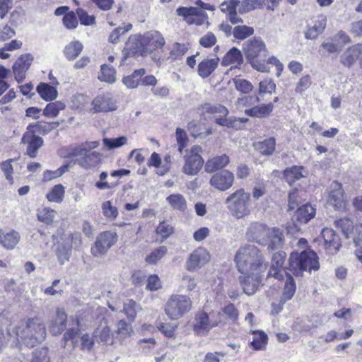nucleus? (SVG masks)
<instances>
[{"mask_svg": "<svg viewBox=\"0 0 362 362\" xmlns=\"http://www.w3.org/2000/svg\"><path fill=\"white\" fill-rule=\"evenodd\" d=\"M117 235L110 231H105L99 235L94 245L91 248V253L95 257L105 255L107 250L116 243Z\"/></svg>", "mask_w": 362, "mask_h": 362, "instance_id": "nucleus-13", "label": "nucleus"}, {"mask_svg": "<svg viewBox=\"0 0 362 362\" xmlns=\"http://www.w3.org/2000/svg\"><path fill=\"white\" fill-rule=\"evenodd\" d=\"M177 328V325L173 323H160L158 325V329L168 338L175 337Z\"/></svg>", "mask_w": 362, "mask_h": 362, "instance_id": "nucleus-60", "label": "nucleus"}, {"mask_svg": "<svg viewBox=\"0 0 362 362\" xmlns=\"http://www.w3.org/2000/svg\"><path fill=\"white\" fill-rule=\"evenodd\" d=\"M64 187L62 185L59 184L51 189V190L47 194L46 198L49 202L61 203L64 199Z\"/></svg>", "mask_w": 362, "mask_h": 362, "instance_id": "nucleus-47", "label": "nucleus"}, {"mask_svg": "<svg viewBox=\"0 0 362 362\" xmlns=\"http://www.w3.org/2000/svg\"><path fill=\"white\" fill-rule=\"evenodd\" d=\"M156 234L160 236V242L166 240L173 232V228L165 222H161L157 226Z\"/></svg>", "mask_w": 362, "mask_h": 362, "instance_id": "nucleus-59", "label": "nucleus"}, {"mask_svg": "<svg viewBox=\"0 0 362 362\" xmlns=\"http://www.w3.org/2000/svg\"><path fill=\"white\" fill-rule=\"evenodd\" d=\"M84 148H79V145L70 147L62 148L59 151V155L63 158H71L77 157V156L81 155L85 151Z\"/></svg>", "mask_w": 362, "mask_h": 362, "instance_id": "nucleus-58", "label": "nucleus"}, {"mask_svg": "<svg viewBox=\"0 0 362 362\" xmlns=\"http://www.w3.org/2000/svg\"><path fill=\"white\" fill-rule=\"evenodd\" d=\"M146 51L155 50L163 47L165 44L163 36L158 31H151L143 35Z\"/></svg>", "mask_w": 362, "mask_h": 362, "instance_id": "nucleus-27", "label": "nucleus"}, {"mask_svg": "<svg viewBox=\"0 0 362 362\" xmlns=\"http://www.w3.org/2000/svg\"><path fill=\"white\" fill-rule=\"evenodd\" d=\"M233 82L236 90L243 94L250 93L254 88L252 83L244 78H234Z\"/></svg>", "mask_w": 362, "mask_h": 362, "instance_id": "nucleus-56", "label": "nucleus"}, {"mask_svg": "<svg viewBox=\"0 0 362 362\" xmlns=\"http://www.w3.org/2000/svg\"><path fill=\"white\" fill-rule=\"evenodd\" d=\"M166 252L167 247L160 246L152 251L151 254L146 257V262L150 264H155L165 256Z\"/></svg>", "mask_w": 362, "mask_h": 362, "instance_id": "nucleus-54", "label": "nucleus"}, {"mask_svg": "<svg viewBox=\"0 0 362 362\" xmlns=\"http://www.w3.org/2000/svg\"><path fill=\"white\" fill-rule=\"evenodd\" d=\"M243 52L252 68L260 72L269 71L264 59H259V57H265L267 55L265 45L262 40L253 38L247 41L243 45Z\"/></svg>", "mask_w": 362, "mask_h": 362, "instance_id": "nucleus-7", "label": "nucleus"}, {"mask_svg": "<svg viewBox=\"0 0 362 362\" xmlns=\"http://www.w3.org/2000/svg\"><path fill=\"white\" fill-rule=\"evenodd\" d=\"M322 243L320 247L329 255H336L341 247L340 237L335 231L329 228H325L322 230Z\"/></svg>", "mask_w": 362, "mask_h": 362, "instance_id": "nucleus-12", "label": "nucleus"}, {"mask_svg": "<svg viewBox=\"0 0 362 362\" xmlns=\"http://www.w3.org/2000/svg\"><path fill=\"white\" fill-rule=\"evenodd\" d=\"M115 70L105 64L101 66L100 72L98 74V79L108 83H112L116 79Z\"/></svg>", "mask_w": 362, "mask_h": 362, "instance_id": "nucleus-49", "label": "nucleus"}, {"mask_svg": "<svg viewBox=\"0 0 362 362\" xmlns=\"http://www.w3.org/2000/svg\"><path fill=\"white\" fill-rule=\"evenodd\" d=\"M102 210L103 215L107 218L115 219L118 216L117 209L112 206L110 201H106L102 204Z\"/></svg>", "mask_w": 362, "mask_h": 362, "instance_id": "nucleus-62", "label": "nucleus"}, {"mask_svg": "<svg viewBox=\"0 0 362 362\" xmlns=\"http://www.w3.org/2000/svg\"><path fill=\"white\" fill-rule=\"evenodd\" d=\"M274 104L269 103L267 104H260L255 105L251 108L246 109L245 113L247 116L252 117L263 118L268 117L270 113L273 111Z\"/></svg>", "mask_w": 362, "mask_h": 362, "instance_id": "nucleus-32", "label": "nucleus"}, {"mask_svg": "<svg viewBox=\"0 0 362 362\" xmlns=\"http://www.w3.org/2000/svg\"><path fill=\"white\" fill-rule=\"evenodd\" d=\"M255 149L263 156H271L276 148V139L274 137L254 143Z\"/></svg>", "mask_w": 362, "mask_h": 362, "instance_id": "nucleus-34", "label": "nucleus"}, {"mask_svg": "<svg viewBox=\"0 0 362 362\" xmlns=\"http://www.w3.org/2000/svg\"><path fill=\"white\" fill-rule=\"evenodd\" d=\"M30 362H49L47 349L42 348L33 351V358Z\"/></svg>", "mask_w": 362, "mask_h": 362, "instance_id": "nucleus-64", "label": "nucleus"}, {"mask_svg": "<svg viewBox=\"0 0 362 362\" xmlns=\"http://www.w3.org/2000/svg\"><path fill=\"white\" fill-rule=\"evenodd\" d=\"M328 202L334 208L339 210H345L346 208V200L341 185L335 181L330 185Z\"/></svg>", "mask_w": 362, "mask_h": 362, "instance_id": "nucleus-18", "label": "nucleus"}, {"mask_svg": "<svg viewBox=\"0 0 362 362\" xmlns=\"http://www.w3.org/2000/svg\"><path fill=\"white\" fill-rule=\"evenodd\" d=\"M192 307L191 298L186 295L173 294L166 301L164 311L173 320H178L189 313Z\"/></svg>", "mask_w": 362, "mask_h": 362, "instance_id": "nucleus-8", "label": "nucleus"}, {"mask_svg": "<svg viewBox=\"0 0 362 362\" xmlns=\"http://www.w3.org/2000/svg\"><path fill=\"white\" fill-rule=\"evenodd\" d=\"M226 204L232 216L238 219L248 216L252 211L250 194L243 189L230 194L226 199Z\"/></svg>", "mask_w": 362, "mask_h": 362, "instance_id": "nucleus-6", "label": "nucleus"}, {"mask_svg": "<svg viewBox=\"0 0 362 362\" xmlns=\"http://www.w3.org/2000/svg\"><path fill=\"white\" fill-rule=\"evenodd\" d=\"M218 322L213 320L205 312H199L196 314L193 322V330L199 335H205L211 329L217 326Z\"/></svg>", "mask_w": 362, "mask_h": 362, "instance_id": "nucleus-17", "label": "nucleus"}, {"mask_svg": "<svg viewBox=\"0 0 362 362\" xmlns=\"http://www.w3.org/2000/svg\"><path fill=\"white\" fill-rule=\"evenodd\" d=\"M67 315L64 308H58L55 317L50 321L49 329L53 335H59L62 333L66 327Z\"/></svg>", "mask_w": 362, "mask_h": 362, "instance_id": "nucleus-26", "label": "nucleus"}, {"mask_svg": "<svg viewBox=\"0 0 362 362\" xmlns=\"http://www.w3.org/2000/svg\"><path fill=\"white\" fill-rule=\"evenodd\" d=\"M197 113L204 120H214L216 124L228 128L238 129L247 120L233 117H227L228 110L217 103H204L197 107Z\"/></svg>", "mask_w": 362, "mask_h": 362, "instance_id": "nucleus-4", "label": "nucleus"}, {"mask_svg": "<svg viewBox=\"0 0 362 362\" xmlns=\"http://www.w3.org/2000/svg\"><path fill=\"white\" fill-rule=\"evenodd\" d=\"M78 237L71 233L65 235L62 242L58 243L56 247V255L60 264H63L70 257L74 240Z\"/></svg>", "mask_w": 362, "mask_h": 362, "instance_id": "nucleus-22", "label": "nucleus"}, {"mask_svg": "<svg viewBox=\"0 0 362 362\" xmlns=\"http://www.w3.org/2000/svg\"><path fill=\"white\" fill-rule=\"evenodd\" d=\"M176 141L177 144V149L180 153H182L183 149L187 146L188 142V136L186 132L181 129L177 128L176 132Z\"/></svg>", "mask_w": 362, "mask_h": 362, "instance_id": "nucleus-61", "label": "nucleus"}, {"mask_svg": "<svg viewBox=\"0 0 362 362\" xmlns=\"http://www.w3.org/2000/svg\"><path fill=\"white\" fill-rule=\"evenodd\" d=\"M93 113L112 112L117 109V102L111 93L97 95L91 103Z\"/></svg>", "mask_w": 362, "mask_h": 362, "instance_id": "nucleus-14", "label": "nucleus"}, {"mask_svg": "<svg viewBox=\"0 0 362 362\" xmlns=\"http://www.w3.org/2000/svg\"><path fill=\"white\" fill-rule=\"evenodd\" d=\"M33 60V58L30 54H24L18 58L13 64V70L15 78L18 83L24 79L25 73L28 70Z\"/></svg>", "mask_w": 362, "mask_h": 362, "instance_id": "nucleus-25", "label": "nucleus"}, {"mask_svg": "<svg viewBox=\"0 0 362 362\" xmlns=\"http://www.w3.org/2000/svg\"><path fill=\"white\" fill-rule=\"evenodd\" d=\"M13 338L26 346L33 347L46 338V329L42 320L38 317L21 321L16 326Z\"/></svg>", "mask_w": 362, "mask_h": 362, "instance_id": "nucleus-2", "label": "nucleus"}, {"mask_svg": "<svg viewBox=\"0 0 362 362\" xmlns=\"http://www.w3.org/2000/svg\"><path fill=\"white\" fill-rule=\"evenodd\" d=\"M264 4V0H243L240 1L238 11L240 13H245L257 8H263Z\"/></svg>", "mask_w": 362, "mask_h": 362, "instance_id": "nucleus-45", "label": "nucleus"}, {"mask_svg": "<svg viewBox=\"0 0 362 362\" xmlns=\"http://www.w3.org/2000/svg\"><path fill=\"white\" fill-rule=\"evenodd\" d=\"M22 142L28 145L26 152L30 158L36 157L38 149L43 144L42 139L35 135L34 130L30 129H27L24 133Z\"/></svg>", "mask_w": 362, "mask_h": 362, "instance_id": "nucleus-24", "label": "nucleus"}, {"mask_svg": "<svg viewBox=\"0 0 362 362\" xmlns=\"http://www.w3.org/2000/svg\"><path fill=\"white\" fill-rule=\"evenodd\" d=\"M327 21L325 18H320L315 21L314 25L307 29L305 33V38L315 39L325 30Z\"/></svg>", "mask_w": 362, "mask_h": 362, "instance_id": "nucleus-41", "label": "nucleus"}, {"mask_svg": "<svg viewBox=\"0 0 362 362\" xmlns=\"http://www.w3.org/2000/svg\"><path fill=\"white\" fill-rule=\"evenodd\" d=\"M253 335L252 340L250 341V346L255 351L264 350L268 342V337L263 332L260 330L251 331Z\"/></svg>", "mask_w": 362, "mask_h": 362, "instance_id": "nucleus-39", "label": "nucleus"}, {"mask_svg": "<svg viewBox=\"0 0 362 362\" xmlns=\"http://www.w3.org/2000/svg\"><path fill=\"white\" fill-rule=\"evenodd\" d=\"M99 146L98 141L85 142L79 145V148H86L81 155L77 156L76 163L84 169H93L101 163L102 154L92 150Z\"/></svg>", "mask_w": 362, "mask_h": 362, "instance_id": "nucleus-9", "label": "nucleus"}, {"mask_svg": "<svg viewBox=\"0 0 362 362\" xmlns=\"http://www.w3.org/2000/svg\"><path fill=\"white\" fill-rule=\"evenodd\" d=\"M336 227L341 229L344 237L356 246L362 245V223H354L349 218H340L335 221Z\"/></svg>", "mask_w": 362, "mask_h": 362, "instance_id": "nucleus-11", "label": "nucleus"}, {"mask_svg": "<svg viewBox=\"0 0 362 362\" xmlns=\"http://www.w3.org/2000/svg\"><path fill=\"white\" fill-rule=\"evenodd\" d=\"M296 290V283L292 276L289 274L288 275L286 281L285 282L281 301L285 303L286 301L291 300Z\"/></svg>", "mask_w": 362, "mask_h": 362, "instance_id": "nucleus-50", "label": "nucleus"}, {"mask_svg": "<svg viewBox=\"0 0 362 362\" xmlns=\"http://www.w3.org/2000/svg\"><path fill=\"white\" fill-rule=\"evenodd\" d=\"M246 235L249 240L260 245L267 246V248L272 250L281 248L284 243L283 233L279 228H269L259 222L251 223Z\"/></svg>", "mask_w": 362, "mask_h": 362, "instance_id": "nucleus-3", "label": "nucleus"}, {"mask_svg": "<svg viewBox=\"0 0 362 362\" xmlns=\"http://www.w3.org/2000/svg\"><path fill=\"white\" fill-rule=\"evenodd\" d=\"M114 333L116 334V338L119 342H122L127 338L132 337L134 333L132 322H127L124 320H119L115 325Z\"/></svg>", "mask_w": 362, "mask_h": 362, "instance_id": "nucleus-31", "label": "nucleus"}, {"mask_svg": "<svg viewBox=\"0 0 362 362\" xmlns=\"http://www.w3.org/2000/svg\"><path fill=\"white\" fill-rule=\"evenodd\" d=\"M145 72L144 69L136 70L132 75L124 77L122 82L128 88H135L139 86L141 78Z\"/></svg>", "mask_w": 362, "mask_h": 362, "instance_id": "nucleus-48", "label": "nucleus"}, {"mask_svg": "<svg viewBox=\"0 0 362 362\" xmlns=\"http://www.w3.org/2000/svg\"><path fill=\"white\" fill-rule=\"evenodd\" d=\"M202 147L194 145L187 152L183 157L184 164L182 172L187 175H196L202 169L204 159L200 155Z\"/></svg>", "mask_w": 362, "mask_h": 362, "instance_id": "nucleus-10", "label": "nucleus"}, {"mask_svg": "<svg viewBox=\"0 0 362 362\" xmlns=\"http://www.w3.org/2000/svg\"><path fill=\"white\" fill-rule=\"evenodd\" d=\"M319 269V258L314 251L306 250L300 253L293 252L291 254L288 270L294 276H303L305 272L311 274Z\"/></svg>", "mask_w": 362, "mask_h": 362, "instance_id": "nucleus-5", "label": "nucleus"}, {"mask_svg": "<svg viewBox=\"0 0 362 362\" xmlns=\"http://www.w3.org/2000/svg\"><path fill=\"white\" fill-rule=\"evenodd\" d=\"M209 260V252L205 248L199 247L190 253L185 262V268L189 272H195L204 266Z\"/></svg>", "mask_w": 362, "mask_h": 362, "instance_id": "nucleus-15", "label": "nucleus"}, {"mask_svg": "<svg viewBox=\"0 0 362 362\" xmlns=\"http://www.w3.org/2000/svg\"><path fill=\"white\" fill-rule=\"evenodd\" d=\"M362 54V44H356L344 51L341 56V62L346 66L353 65Z\"/></svg>", "mask_w": 362, "mask_h": 362, "instance_id": "nucleus-30", "label": "nucleus"}, {"mask_svg": "<svg viewBox=\"0 0 362 362\" xmlns=\"http://www.w3.org/2000/svg\"><path fill=\"white\" fill-rule=\"evenodd\" d=\"M230 162L229 156L226 154L215 156L209 159L204 166L205 171L213 173L226 166Z\"/></svg>", "mask_w": 362, "mask_h": 362, "instance_id": "nucleus-33", "label": "nucleus"}, {"mask_svg": "<svg viewBox=\"0 0 362 362\" xmlns=\"http://www.w3.org/2000/svg\"><path fill=\"white\" fill-rule=\"evenodd\" d=\"M286 259V253L278 252L273 255L272 259V265L269 271L268 276H274L280 279L283 277V266Z\"/></svg>", "mask_w": 362, "mask_h": 362, "instance_id": "nucleus-29", "label": "nucleus"}, {"mask_svg": "<svg viewBox=\"0 0 362 362\" xmlns=\"http://www.w3.org/2000/svg\"><path fill=\"white\" fill-rule=\"evenodd\" d=\"M254 33V29L252 27L246 25L235 26L233 31V35L235 39L244 40Z\"/></svg>", "mask_w": 362, "mask_h": 362, "instance_id": "nucleus-55", "label": "nucleus"}, {"mask_svg": "<svg viewBox=\"0 0 362 362\" xmlns=\"http://www.w3.org/2000/svg\"><path fill=\"white\" fill-rule=\"evenodd\" d=\"M20 234L14 230H0V244L8 250L13 249L20 241Z\"/></svg>", "mask_w": 362, "mask_h": 362, "instance_id": "nucleus-28", "label": "nucleus"}, {"mask_svg": "<svg viewBox=\"0 0 362 362\" xmlns=\"http://www.w3.org/2000/svg\"><path fill=\"white\" fill-rule=\"evenodd\" d=\"M103 144L108 150L119 148L125 145L127 142V138L124 136L115 139L105 138L103 140Z\"/></svg>", "mask_w": 362, "mask_h": 362, "instance_id": "nucleus-57", "label": "nucleus"}, {"mask_svg": "<svg viewBox=\"0 0 362 362\" xmlns=\"http://www.w3.org/2000/svg\"><path fill=\"white\" fill-rule=\"evenodd\" d=\"M262 273L241 274L242 275L238 277L240 285L246 295L252 296L257 291L262 282Z\"/></svg>", "mask_w": 362, "mask_h": 362, "instance_id": "nucleus-16", "label": "nucleus"}, {"mask_svg": "<svg viewBox=\"0 0 362 362\" xmlns=\"http://www.w3.org/2000/svg\"><path fill=\"white\" fill-rule=\"evenodd\" d=\"M234 262L240 274L264 272L267 267L262 252L254 245L240 247L235 255Z\"/></svg>", "mask_w": 362, "mask_h": 362, "instance_id": "nucleus-1", "label": "nucleus"}, {"mask_svg": "<svg viewBox=\"0 0 362 362\" xmlns=\"http://www.w3.org/2000/svg\"><path fill=\"white\" fill-rule=\"evenodd\" d=\"M178 16H183L185 19L194 18L197 16H203L204 11L196 7H180L177 9Z\"/></svg>", "mask_w": 362, "mask_h": 362, "instance_id": "nucleus-52", "label": "nucleus"}, {"mask_svg": "<svg viewBox=\"0 0 362 362\" xmlns=\"http://www.w3.org/2000/svg\"><path fill=\"white\" fill-rule=\"evenodd\" d=\"M166 202L174 211L184 212L187 208V202L185 197L179 193L170 194L166 197Z\"/></svg>", "mask_w": 362, "mask_h": 362, "instance_id": "nucleus-35", "label": "nucleus"}, {"mask_svg": "<svg viewBox=\"0 0 362 362\" xmlns=\"http://www.w3.org/2000/svg\"><path fill=\"white\" fill-rule=\"evenodd\" d=\"M93 336L99 343L112 345L115 342V333L112 332L108 325L107 320L103 319L97 328L94 330Z\"/></svg>", "mask_w": 362, "mask_h": 362, "instance_id": "nucleus-21", "label": "nucleus"}, {"mask_svg": "<svg viewBox=\"0 0 362 362\" xmlns=\"http://www.w3.org/2000/svg\"><path fill=\"white\" fill-rule=\"evenodd\" d=\"M83 48V46L79 41H73L65 47L64 53L69 60H74L79 55Z\"/></svg>", "mask_w": 362, "mask_h": 362, "instance_id": "nucleus-44", "label": "nucleus"}, {"mask_svg": "<svg viewBox=\"0 0 362 362\" xmlns=\"http://www.w3.org/2000/svg\"><path fill=\"white\" fill-rule=\"evenodd\" d=\"M141 308L133 300H127L124 303L123 309L121 310L130 322H133L136 317V313Z\"/></svg>", "mask_w": 362, "mask_h": 362, "instance_id": "nucleus-42", "label": "nucleus"}, {"mask_svg": "<svg viewBox=\"0 0 362 362\" xmlns=\"http://www.w3.org/2000/svg\"><path fill=\"white\" fill-rule=\"evenodd\" d=\"M219 62L218 58L206 59L198 65V74L202 78H207L216 69Z\"/></svg>", "mask_w": 362, "mask_h": 362, "instance_id": "nucleus-37", "label": "nucleus"}, {"mask_svg": "<svg viewBox=\"0 0 362 362\" xmlns=\"http://www.w3.org/2000/svg\"><path fill=\"white\" fill-rule=\"evenodd\" d=\"M243 58L241 52L235 47L230 49L222 59V66L233 65L237 66L243 63Z\"/></svg>", "mask_w": 362, "mask_h": 362, "instance_id": "nucleus-38", "label": "nucleus"}, {"mask_svg": "<svg viewBox=\"0 0 362 362\" xmlns=\"http://www.w3.org/2000/svg\"><path fill=\"white\" fill-rule=\"evenodd\" d=\"M181 285L188 291H192L197 287V281L193 276L189 274H183L181 277Z\"/></svg>", "mask_w": 362, "mask_h": 362, "instance_id": "nucleus-63", "label": "nucleus"}, {"mask_svg": "<svg viewBox=\"0 0 362 362\" xmlns=\"http://www.w3.org/2000/svg\"><path fill=\"white\" fill-rule=\"evenodd\" d=\"M315 211L310 204L306 203L297 209L295 216L298 222L306 223L315 216Z\"/></svg>", "mask_w": 362, "mask_h": 362, "instance_id": "nucleus-36", "label": "nucleus"}, {"mask_svg": "<svg viewBox=\"0 0 362 362\" xmlns=\"http://www.w3.org/2000/svg\"><path fill=\"white\" fill-rule=\"evenodd\" d=\"M349 42V37L344 32L340 31L333 37L325 40L321 47L329 54H335L339 52Z\"/></svg>", "mask_w": 362, "mask_h": 362, "instance_id": "nucleus-20", "label": "nucleus"}, {"mask_svg": "<svg viewBox=\"0 0 362 362\" xmlns=\"http://www.w3.org/2000/svg\"><path fill=\"white\" fill-rule=\"evenodd\" d=\"M56 216L57 211L49 207H43L37 211V220L46 225L53 224Z\"/></svg>", "mask_w": 362, "mask_h": 362, "instance_id": "nucleus-43", "label": "nucleus"}, {"mask_svg": "<svg viewBox=\"0 0 362 362\" xmlns=\"http://www.w3.org/2000/svg\"><path fill=\"white\" fill-rule=\"evenodd\" d=\"M38 93L45 100L50 101L57 97V91L55 88L47 83H40L37 88Z\"/></svg>", "mask_w": 362, "mask_h": 362, "instance_id": "nucleus-46", "label": "nucleus"}, {"mask_svg": "<svg viewBox=\"0 0 362 362\" xmlns=\"http://www.w3.org/2000/svg\"><path fill=\"white\" fill-rule=\"evenodd\" d=\"M146 51L144 42L143 40V35H134L129 37L126 43V46L123 50L124 57L122 62L124 59L130 55L136 54H142Z\"/></svg>", "mask_w": 362, "mask_h": 362, "instance_id": "nucleus-23", "label": "nucleus"}, {"mask_svg": "<svg viewBox=\"0 0 362 362\" xmlns=\"http://www.w3.org/2000/svg\"><path fill=\"white\" fill-rule=\"evenodd\" d=\"M233 182V173L227 170L214 174L210 179L211 185L220 191H226L230 188Z\"/></svg>", "mask_w": 362, "mask_h": 362, "instance_id": "nucleus-19", "label": "nucleus"}, {"mask_svg": "<svg viewBox=\"0 0 362 362\" xmlns=\"http://www.w3.org/2000/svg\"><path fill=\"white\" fill-rule=\"evenodd\" d=\"M65 108V105L60 101H56L54 103H50L43 110V114L44 115L54 118L56 117L58 115L60 110H62Z\"/></svg>", "mask_w": 362, "mask_h": 362, "instance_id": "nucleus-51", "label": "nucleus"}, {"mask_svg": "<svg viewBox=\"0 0 362 362\" xmlns=\"http://www.w3.org/2000/svg\"><path fill=\"white\" fill-rule=\"evenodd\" d=\"M276 84L271 78H266L259 83L258 95L272 94L275 92Z\"/></svg>", "mask_w": 362, "mask_h": 362, "instance_id": "nucleus-53", "label": "nucleus"}, {"mask_svg": "<svg viewBox=\"0 0 362 362\" xmlns=\"http://www.w3.org/2000/svg\"><path fill=\"white\" fill-rule=\"evenodd\" d=\"M303 167L293 165L291 168H286L284 171V178L290 185L295 182L300 180L302 177H305L303 174Z\"/></svg>", "mask_w": 362, "mask_h": 362, "instance_id": "nucleus-40", "label": "nucleus"}]
</instances>
